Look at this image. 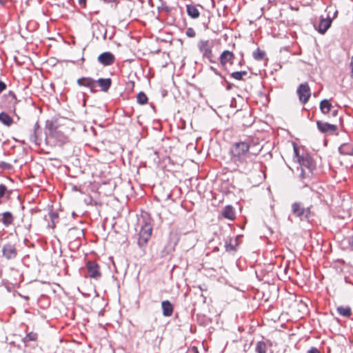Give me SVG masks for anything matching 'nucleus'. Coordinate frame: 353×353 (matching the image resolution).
Wrapping results in <instances>:
<instances>
[{
    "label": "nucleus",
    "instance_id": "ea45409f",
    "mask_svg": "<svg viewBox=\"0 0 353 353\" xmlns=\"http://www.w3.org/2000/svg\"><path fill=\"white\" fill-rule=\"evenodd\" d=\"M210 70H212L216 74H218V75L219 74V72L214 67L211 66Z\"/></svg>",
    "mask_w": 353,
    "mask_h": 353
},
{
    "label": "nucleus",
    "instance_id": "393cba45",
    "mask_svg": "<svg viewBox=\"0 0 353 353\" xmlns=\"http://www.w3.org/2000/svg\"><path fill=\"white\" fill-rule=\"evenodd\" d=\"M0 121L6 126H10L13 123L12 119L5 112H1L0 114Z\"/></svg>",
    "mask_w": 353,
    "mask_h": 353
},
{
    "label": "nucleus",
    "instance_id": "0eeeda50",
    "mask_svg": "<svg viewBox=\"0 0 353 353\" xmlns=\"http://www.w3.org/2000/svg\"><path fill=\"white\" fill-rule=\"evenodd\" d=\"M86 268L88 276L90 278L98 280L101 277L99 265L95 261H88L86 263Z\"/></svg>",
    "mask_w": 353,
    "mask_h": 353
},
{
    "label": "nucleus",
    "instance_id": "b1692460",
    "mask_svg": "<svg viewBox=\"0 0 353 353\" xmlns=\"http://www.w3.org/2000/svg\"><path fill=\"white\" fill-rule=\"evenodd\" d=\"M336 310L340 315L345 317H350L352 315V310L349 306H339Z\"/></svg>",
    "mask_w": 353,
    "mask_h": 353
},
{
    "label": "nucleus",
    "instance_id": "dca6fc26",
    "mask_svg": "<svg viewBox=\"0 0 353 353\" xmlns=\"http://www.w3.org/2000/svg\"><path fill=\"white\" fill-rule=\"evenodd\" d=\"M331 23L332 20L330 18L321 19L318 26V31L321 34H324L330 27Z\"/></svg>",
    "mask_w": 353,
    "mask_h": 353
},
{
    "label": "nucleus",
    "instance_id": "cd10ccee",
    "mask_svg": "<svg viewBox=\"0 0 353 353\" xmlns=\"http://www.w3.org/2000/svg\"><path fill=\"white\" fill-rule=\"evenodd\" d=\"M137 100L138 103L143 105L148 103V99L144 92H140L137 96Z\"/></svg>",
    "mask_w": 353,
    "mask_h": 353
},
{
    "label": "nucleus",
    "instance_id": "4468645a",
    "mask_svg": "<svg viewBox=\"0 0 353 353\" xmlns=\"http://www.w3.org/2000/svg\"><path fill=\"white\" fill-rule=\"evenodd\" d=\"M96 81L90 77H81L77 79V84L79 86H84L90 88L91 92L94 91Z\"/></svg>",
    "mask_w": 353,
    "mask_h": 353
},
{
    "label": "nucleus",
    "instance_id": "2eb2a0df",
    "mask_svg": "<svg viewBox=\"0 0 353 353\" xmlns=\"http://www.w3.org/2000/svg\"><path fill=\"white\" fill-rule=\"evenodd\" d=\"M161 307L163 310V315L165 316H170L173 313V305L172 303L166 300L161 303Z\"/></svg>",
    "mask_w": 353,
    "mask_h": 353
},
{
    "label": "nucleus",
    "instance_id": "a878e982",
    "mask_svg": "<svg viewBox=\"0 0 353 353\" xmlns=\"http://www.w3.org/2000/svg\"><path fill=\"white\" fill-rule=\"evenodd\" d=\"M37 334L33 332H30L26 334L23 339V342L27 343L30 341H35L37 339Z\"/></svg>",
    "mask_w": 353,
    "mask_h": 353
},
{
    "label": "nucleus",
    "instance_id": "c9c22d12",
    "mask_svg": "<svg viewBox=\"0 0 353 353\" xmlns=\"http://www.w3.org/2000/svg\"><path fill=\"white\" fill-rule=\"evenodd\" d=\"M6 83L0 81V94L6 89Z\"/></svg>",
    "mask_w": 353,
    "mask_h": 353
},
{
    "label": "nucleus",
    "instance_id": "412c9836",
    "mask_svg": "<svg viewBox=\"0 0 353 353\" xmlns=\"http://www.w3.org/2000/svg\"><path fill=\"white\" fill-rule=\"evenodd\" d=\"M187 12L188 14L193 19L198 18L200 14L199 10L193 5H187Z\"/></svg>",
    "mask_w": 353,
    "mask_h": 353
},
{
    "label": "nucleus",
    "instance_id": "473e14b6",
    "mask_svg": "<svg viewBox=\"0 0 353 353\" xmlns=\"http://www.w3.org/2000/svg\"><path fill=\"white\" fill-rule=\"evenodd\" d=\"M8 97L10 98V102L13 103L14 105H15L17 103L18 101L17 99L15 94L13 92L10 91Z\"/></svg>",
    "mask_w": 353,
    "mask_h": 353
},
{
    "label": "nucleus",
    "instance_id": "4c0bfd02",
    "mask_svg": "<svg viewBox=\"0 0 353 353\" xmlns=\"http://www.w3.org/2000/svg\"><path fill=\"white\" fill-rule=\"evenodd\" d=\"M234 246L232 245L231 244H226L225 245V250L227 252H230V251H232L234 250Z\"/></svg>",
    "mask_w": 353,
    "mask_h": 353
},
{
    "label": "nucleus",
    "instance_id": "c85d7f7f",
    "mask_svg": "<svg viewBox=\"0 0 353 353\" xmlns=\"http://www.w3.org/2000/svg\"><path fill=\"white\" fill-rule=\"evenodd\" d=\"M247 74L246 71L234 72L231 74V77L236 80H241L243 76Z\"/></svg>",
    "mask_w": 353,
    "mask_h": 353
},
{
    "label": "nucleus",
    "instance_id": "a19ab883",
    "mask_svg": "<svg viewBox=\"0 0 353 353\" xmlns=\"http://www.w3.org/2000/svg\"><path fill=\"white\" fill-rule=\"evenodd\" d=\"M350 67H351V69H352V75L353 76V57L351 59Z\"/></svg>",
    "mask_w": 353,
    "mask_h": 353
},
{
    "label": "nucleus",
    "instance_id": "c756f323",
    "mask_svg": "<svg viewBox=\"0 0 353 353\" xmlns=\"http://www.w3.org/2000/svg\"><path fill=\"white\" fill-rule=\"evenodd\" d=\"M54 139H57L59 143H63L68 141V138L65 136L61 132L59 131V133L57 134V137H52Z\"/></svg>",
    "mask_w": 353,
    "mask_h": 353
},
{
    "label": "nucleus",
    "instance_id": "ddd939ff",
    "mask_svg": "<svg viewBox=\"0 0 353 353\" xmlns=\"http://www.w3.org/2000/svg\"><path fill=\"white\" fill-rule=\"evenodd\" d=\"M98 61L103 65H110L114 63V57L111 52H105L98 57Z\"/></svg>",
    "mask_w": 353,
    "mask_h": 353
},
{
    "label": "nucleus",
    "instance_id": "f3484780",
    "mask_svg": "<svg viewBox=\"0 0 353 353\" xmlns=\"http://www.w3.org/2000/svg\"><path fill=\"white\" fill-rule=\"evenodd\" d=\"M222 215L223 217L233 220L235 219V212L232 206L227 205L225 207L222 212Z\"/></svg>",
    "mask_w": 353,
    "mask_h": 353
},
{
    "label": "nucleus",
    "instance_id": "9b49d317",
    "mask_svg": "<svg viewBox=\"0 0 353 353\" xmlns=\"http://www.w3.org/2000/svg\"><path fill=\"white\" fill-rule=\"evenodd\" d=\"M219 59L221 65L223 67H225L227 63H230V65L233 64L234 54L229 50H224L221 53Z\"/></svg>",
    "mask_w": 353,
    "mask_h": 353
},
{
    "label": "nucleus",
    "instance_id": "6e6552de",
    "mask_svg": "<svg viewBox=\"0 0 353 353\" xmlns=\"http://www.w3.org/2000/svg\"><path fill=\"white\" fill-rule=\"evenodd\" d=\"M41 134L42 130L39 124V122H36L29 133L30 141L37 145H40L41 142Z\"/></svg>",
    "mask_w": 353,
    "mask_h": 353
},
{
    "label": "nucleus",
    "instance_id": "423d86ee",
    "mask_svg": "<svg viewBox=\"0 0 353 353\" xmlns=\"http://www.w3.org/2000/svg\"><path fill=\"white\" fill-rule=\"evenodd\" d=\"M197 46L203 56L211 61L212 57V42L208 40H201L198 42Z\"/></svg>",
    "mask_w": 353,
    "mask_h": 353
},
{
    "label": "nucleus",
    "instance_id": "37998d69",
    "mask_svg": "<svg viewBox=\"0 0 353 353\" xmlns=\"http://www.w3.org/2000/svg\"><path fill=\"white\" fill-rule=\"evenodd\" d=\"M350 243L351 247L353 248V237L351 238V239L350 241Z\"/></svg>",
    "mask_w": 353,
    "mask_h": 353
},
{
    "label": "nucleus",
    "instance_id": "f704fd0d",
    "mask_svg": "<svg viewBox=\"0 0 353 353\" xmlns=\"http://www.w3.org/2000/svg\"><path fill=\"white\" fill-rule=\"evenodd\" d=\"M187 353H199V351L196 347L192 346L188 350Z\"/></svg>",
    "mask_w": 353,
    "mask_h": 353
},
{
    "label": "nucleus",
    "instance_id": "39448f33",
    "mask_svg": "<svg viewBox=\"0 0 353 353\" xmlns=\"http://www.w3.org/2000/svg\"><path fill=\"white\" fill-rule=\"evenodd\" d=\"M296 93L299 97V101L302 104H305L311 96L310 88L308 83H301L296 90Z\"/></svg>",
    "mask_w": 353,
    "mask_h": 353
},
{
    "label": "nucleus",
    "instance_id": "20e7f679",
    "mask_svg": "<svg viewBox=\"0 0 353 353\" xmlns=\"http://www.w3.org/2000/svg\"><path fill=\"white\" fill-rule=\"evenodd\" d=\"M152 232V227L151 224L144 222L141 225L138 239V245L140 248H143L150 239Z\"/></svg>",
    "mask_w": 353,
    "mask_h": 353
},
{
    "label": "nucleus",
    "instance_id": "9d476101",
    "mask_svg": "<svg viewBox=\"0 0 353 353\" xmlns=\"http://www.w3.org/2000/svg\"><path fill=\"white\" fill-rule=\"evenodd\" d=\"M316 125L318 130L322 133L333 134L337 130L336 125L321 121L316 122Z\"/></svg>",
    "mask_w": 353,
    "mask_h": 353
},
{
    "label": "nucleus",
    "instance_id": "c03bdc74",
    "mask_svg": "<svg viewBox=\"0 0 353 353\" xmlns=\"http://www.w3.org/2000/svg\"><path fill=\"white\" fill-rule=\"evenodd\" d=\"M170 196H171V194H169L168 195V198H170Z\"/></svg>",
    "mask_w": 353,
    "mask_h": 353
},
{
    "label": "nucleus",
    "instance_id": "58836bf2",
    "mask_svg": "<svg viewBox=\"0 0 353 353\" xmlns=\"http://www.w3.org/2000/svg\"><path fill=\"white\" fill-rule=\"evenodd\" d=\"M79 3L80 5L83 6H85V3H86V0H79Z\"/></svg>",
    "mask_w": 353,
    "mask_h": 353
},
{
    "label": "nucleus",
    "instance_id": "2f4dec72",
    "mask_svg": "<svg viewBox=\"0 0 353 353\" xmlns=\"http://www.w3.org/2000/svg\"><path fill=\"white\" fill-rule=\"evenodd\" d=\"M185 34L190 38H193V37H194L196 36V32H195L194 30L192 28H188L186 30Z\"/></svg>",
    "mask_w": 353,
    "mask_h": 353
},
{
    "label": "nucleus",
    "instance_id": "6ab92c4d",
    "mask_svg": "<svg viewBox=\"0 0 353 353\" xmlns=\"http://www.w3.org/2000/svg\"><path fill=\"white\" fill-rule=\"evenodd\" d=\"M1 215V221L6 226L11 225L14 221L12 214L10 212H3Z\"/></svg>",
    "mask_w": 353,
    "mask_h": 353
},
{
    "label": "nucleus",
    "instance_id": "aec40b11",
    "mask_svg": "<svg viewBox=\"0 0 353 353\" xmlns=\"http://www.w3.org/2000/svg\"><path fill=\"white\" fill-rule=\"evenodd\" d=\"M46 127L49 131L50 137H57V134L59 133V130H58L57 126L54 125L52 121H47Z\"/></svg>",
    "mask_w": 353,
    "mask_h": 353
},
{
    "label": "nucleus",
    "instance_id": "7c9ffc66",
    "mask_svg": "<svg viewBox=\"0 0 353 353\" xmlns=\"http://www.w3.org/2000/svg\"><path fill=\"white\" fill-rule=\"evenodd\" d=\"M6 192H7L6 186L3 184H1L0 185V204L2 203L1 198L5 195Z\"/></svg>",
    "mask_w": 353,
    "mask_h": 353
},
{
    "label": "nucleus",
    "instance_id": "5701e85b",
    "mask_svg": "<svg viewBox=\"0 0 353 353\" xmlns=\"http://www.w3.org/2000/svg\"><path fill=\"white\" fill-rule=\"evenodd\" d=\"M341 154L353 156V146L350 144H343L339 148Z\"/></svg>",
    "mask_w": 353,
    "mask_h": 353
},
{
    "label": "nucleus",
    "instance_id": "7ed1b4c3",
    "mask_svg": "<svg viewBox=\"0 0 353 353\" xmlns=\"http://www.w3.org/2000/svg\"><path fill=\"white\" fill-rule=\"evenodd\" d=\"M299 163L301 166V176L302 179L305 178L309 174H312L315 168V163L309 155L302 156L299 159Z\"/></svg>",
    "mask_w": 353,
    "mask_h": 353
},
{
    "label": "nucleus",
    "instance_id": "e433bc0d",
    "mask_svg": "<svg viewBox=\"0 0 353 353\" xmlns=\"http://www.w3.org/2000/svg\"><path fill=\"white\" fill-rule=\"evenodd\" d=\"M307 353H321L316 347H311Z\"/></svg>",
    "mask_w": 353,
    "mask_h": 353
},
{
    "label": "nucleus",
    "instance_id": "f03ea898",
    "mask_svg": "<svg viewBox=\"0 0 353 353\" xmlns=\"http://www.w3.org/2000/svg\"><path fill=\"white\" fill-rule=\"evenodd\" d=\"M292 213L301 220L309 219L311 216V206L305 207L300 202H294L291 206Z\"/></svg>",
    "mask_w": 353,
    "mask_h": 353
},
{
    "label": "nucleus",
    "instance_id": "79ce46f5",
    "mask_svg": "<svg viewBox=\"0 0 353 353\" xmlns=\"http://www.w3.org/2000/svg\"><path fill=\"white\" fill-rule=\"evenodd\" d=\"M103 1L105 2H107V3H112V2H114L116 0H103Z\"/></svg>",
    "mask_w": 353,
    "mask_h": 353
},
{
    "label": "nucleus",
    "instance_id": "1a4fd4ad",
    "mask_svg": "<svg viewBox=\"0 0 353 353\" xmlns=\"http://www.w3.org/2000/svg\"><path fill=\"white\" fill-rule=\"evenodd\" d=\"M3 256L7 259H14L17 255V251L14 245L8 243L3 246L2 248Z\"/></svg>",
    "mask_w": 353,
    "mask_h": 353
},
{
    "label": "nucleus",
    "instance_id": "a211bd4d",
    "mask_svg": "<svg viewBox=\"0 0 353 353\" xmlns=\"http://www.w3.org/2000/svg\"><path fill=\"white\" fill-rule=\"evenodd\" d=\"M96 82L98 83L99 85L101 87V90L103 92H107L110 87L111 86L112 81L110 78L107 79H99Z\"/></svg>",
    "mask_w": 353,
    "mask_h": 353
},
{
    "label": "nucleus",
    "instance_id": "bb28decb",
    "mask_svg": "<svg viewBox=\"0 0 353 353\" xmlns=\"http://www.w3.org/2000/svg\"><path fill=\"white\" fill-rule=\"evenodd\" d=\"M265 53L261 50L259 48H257L254 52H253L252 56L254 59L256 61H261L264 59Z\"/></svg>",
    "mask_w": 353,
    "mask_h": 353
},
{
    "label": "nucleus",
    "instance_id": "f257e3e1",
    "mask_svg": "<svg viewBox=\"0 0 353 353\" xmlns=\"http://www.w3.org/2000/svg\"><path fill=\"white\" fill-rule=\"evenodd\" d=\"M231 160L243 172L248 173L254 166L256 153L250 152V145L245 141L234 143L230 148Z\"/></svg>",
    "mask_w": 353,
    "mask_h": 353
},
{
    "label": "nucleus",
    "instance_id": "72a5a7b5",
    "mask_svg": "<svg viewBox=\"0 0 353 353\" xmlns=\"http://www.w3.org/2000/svg\"><path fill=\"white\" fill-rule=\"evenodd\" d=\"M50 219L53 224L52 228H54V225H55V221H56V220L58 219V214L56 212H52L50 213Z\"/></svg>",
    "mask_w": 353,
    "mask_h": 353
},
{
    "label": "nucleus",
    "instance_id": "4be33fe9",
    "mask_svg": "<svg viewBox=\"0 0 353 353\" xmlns=\"http://www.w3.org/2000/svg\"><path fill=\"white\" fill-rule=\"evenodd\" d=\"M332 108V104L327 99H324L320 103V110L321 112L324 114H327Z\"/></svg>",
    "mask_w": 353,
    "mask_h": 353
},
{
    "label": "nucleus",
    "instance_id": "f8f14e48",
    "mask_svg": "<svg viewBox=\"0 0 353 353\" xmlns=\"http://www.w3.org/2000/svg\"><path fill=\"white\" fill-rule=\"evenodd\" d=\"M257 353H273L272 344L269 341H259L255 347Z\"/></svg>",
    "mask_w": 353,
    "mask_h": 353
}]
</instances>
